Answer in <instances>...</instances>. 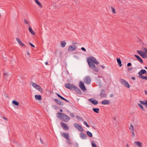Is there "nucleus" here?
<instances>
[{"mask_svg":"<svg viewBox=\"0 0 147 147\" xmlns=\"http://www.w3.org/2000/svg\"><path fill=\"white\" fill-rule=\"evenodd\" d=\"M144 92H145V94L146 95L147 94V91L146 90H145Z\"/></svg>","mask_w":147,"mask_h":147,"instance_id":"obj_51","label":"nucleus"},{"mask_svg":"<svg viewBox=\"0 0 147 147\" xmlns=\"http://www.w3.org/2000/svg\"><path fill=\"white\" fill-rule=\"evenodd\" d=\"M146 115H147V114H146Z\"/></svg>","mask_w":147,"mask_h":147,"instance_id":"obj_60","label":"nucleus"},{"mask_svg":"<svg viewBox=\"0 0 147 147\" xmlns=\"http://www.w3.org/2000/svg\"><path fill=\"white\" fill-rule=\"evenodd\" d=\"M32 85L34 87L36 88L40 92H42V89L41 87L36 84L34 82H32Z\"/></svg>","mask_w":147,"mask_h":147,"instance_id":"obj_5","label":"nucleus"},{"mask_svg":"<svg viewBox=\"0 0 147 147\" xmlns=\"http://www.w3.org/2000/svg\"><path fill=\"white\" fill-rule=\"evenodd\" d=\"M7 76H8V75H7V74H6L5 73L4 74V78L5 80H7Z\"/></svg>","mask_w":147,"mask_h":147,"instance_id":"obj_33","label":"nucleus"},{"mask_svg":"<svg viewBox=\"0 0 147 147\" xmlns=\"http://www.w3.org/2000/svg\"><path fill=\"white\" fill-rule=\"evenodd\" d=\"M56 94L58 97H59L61 99L63 97L62 96H61L60 94H58V93H56Z\"/></svg>","mask_w":147,"mask_h":147,"instance_id":"obj_36","label":"nucleus"},{"mask_svg":"<svg viewBox=\"0 0 147 147\" xmlns=\"http://www.w3.org/2000/svg\"><path fill=\"white\" fill-rule=\"evenodd\" d=\"M135 136V134L134 132V131H132V136L133 137H134Z\"/></svg>","mask_w":147,"mask_h":147,"instance_id":"obj_46","label":"nucleus"},{"mask_svg":"<svg viewBox=\"0 0 147 147\" xmlns=\"http://www.w3.org/2000/svg\"><path fill=\"white\" fill-rule=\"evenodd\" d=\"M70 115L71 117H74L75 116L73 113H70Z\"/></svg>","mask_w":147,"mask_h":147,"instance_id":"obj_38","label":"nucleus"},{"mask_svg":"<svg viewBox=\"0 0 147 147\" xmlns=\"http://www.w3.org/2000/svg\"><path fill=\"white\" fill-rule=\"evenodd\" d=\"M101 103L103 105H106L110 104V102L109 100H105L101 102Z\"/></svg>","mask_w":147,"mask_h":147,"instance_id":"obj_19","label":"nucleus"},{"mask_svg":"<svg viewBox=\"0 0 147 147\" xmlns=\"http://www.w3.org/2000/svg\"><path fill=\"white\" fill-rule=\"evenodd\" d=\"M24 22L25 24H28V21L26 19H24Z\"/></svg>","mask_w":147,"mask_h":147,"instance_id":"obj_39","label":"nucleus"},{"mask_svg":"<svg viewBox=\"0 0 147 147\" xmlns=\"http://www.w3.org/2000/svg\"><path fill=\"white\" fill-rule=\"evenodd\" d=\"M76 46H73L72 45L69 46L68 47V51H72L76 49Z\"/></svg>","mask_w":147,"mask_h":147,"instance_id":"obj_11","label":"nucleus"},{"mask_svg":"<svg viewBox=\"0 0 147 147\" xmlns=\"http://www.w3.org/2000/svg\"><path fill=\"white\" fill-rule=\"evenodd\" d=\"M120 82L122 84L124 85L127 88H129L130 87V85L125 80L121 79H120Z\"/></svg>","mask_w":147,"mask_h":147,"instance_id":"obj_4","label":"nucleus"},{"mask_svg":"<svg viewBox=\"0 0 147 147\" xmlns=\"http://www.w3.org/2000/svg\"><path fill=\"white\" fill-rule=\"evenodd\" d=\"M92 103L94 105H96L98 103V101L94 99L93 98H90L89 99Z\"/></svg>","mask_w":147,"mask_h":147,"instance_id":"obj_14","label":"nucleus"},{"mask_svg":"<svg viewBox=\"0 0 147 147\" xmlns=\"http://www.w3.org/2000/svg\"><path fill=\"white\" fill-rule=\"evenodd\" d=\"M134 56L138 61H139L142 63H143V62L142 59L139 56L136 55H135Z\"/></svg>","mask_w":147,"mask_h":147,"instance_id":"obj_17","label":"nucleus"},{"mask_svg":"<svg viewBox=\"0 0 147 147\" xmlns=\"http://www.w3.org/2000/svg\"><path fill=\"white\" fill-rule=\"evenodd\" d=\"M131 63H129L127 64V66L129 67L131 66Z\"/></svg>","mask_w":147,"mask_h":147,"instance_id":"obj_45","label":"nucleus"},{"mask_svg":"<svg viewBox=\"0 0 147 147\" xmlns=\"http://www.w3.org/2000/svg\"><path fill=\"white\" fill-rule=\"evenodd\" d=\"M132 70V68L131 67H128L127 69V71H130Z\"/></svg>","mask_w":147,"mask_h":147,"instance_id":"obj_35","label":"nucleus"},{"mask_svg":"<svg viewBox=\"0 0 147 147\" xmlns=\"http://www.w3.org/2000/svg\"><path fill=\"white\" fill-rule=\"evenodd\" d=\"M113 96V94H111L110 95V97H112Z\"/></svg>","mask_w":147,"mask_h":147,"instance_id":"obj_49","label":"nucleus"},{"mask_svg":"<svg viewBox=\"0 0 147 147\" xmlns=\"http://www.w3.org/2000/svg\"><path fill=\"white\" fill-rule=\"evenodd\" d=\"M40 140L41 142V143H43V142H42V140H41V139H40Z\"/></svg>","mask_w":147,"mask_h":147,"instance_id":"obj_55","label":"nucleus"},{"mask_svg":"<svg viewBox=\"0 0 147 147\" xmlns=\"http://www.w3.org/2000/svg\"><path fill=\"white\" fill-rule=\"evenodd\" d=\"M87 134L88 135V136L91 137H92V135L91 132H90L89 131H87Z\"/></svg>","mask_w":147,"mask_h":147,"instance_id":"obj_29","label":"nucleus"},{"mask_svg":"<svg viewBox=\"0 0 147 147\" xmlns=\"http://www.w3.org/2000/svg\"><path fill=\"white\" fill-rule=\"evenodd\" d=\"M36 3L40 7H42V6L41 5V4L40 2L38 0H34Z\"/></svg>","mask_w":147,"mask_h":147,"instance_id":"obj_24","label":"nucleus"},{"mask_svg":"<svg viewBox=\"0 0 147 147\" xmlns=\"http://www.w3.org/2000/svg\"><path fill=\"white\" fill-rule=\"evenodd\" d=\"M16 40L18 43L21 45L23 47H25L26 45H25L18 38H16Z\"/></svg>","mask_w":147,"mask_h":147,"instance_id":"obj_15","label":"nucleus"},{"mask_svg":"<svg viewBox=\"0 0 147 147\" xmlns=\"http://www.w3.org/2000/svg\"><path fill=\"white\" fill-rule=\"evenodd\" d=\"M62 135L63 136V137H64L66 139H67L68 140H70V139L68 137L69 136V134L68 133H62V134L61 133Z\"/></svg>","mask_w":147,"mask_h":147,"instance_id":"obj_20","label":"nucleus"},{"mask_svg":"<svg viewBox=\"0 0 147 147\" xmlns=\"http://www.w3.org/2000/svg\"><path fill=\"white\" fill-rule=\"evenodd\" d=\"M57 116L61 121L65 122H67L70 120L69 117L63 113L58 112L57 114Z\"/></svg>","mask_w":147,"mask_h":147,"instance_id":"obj_3","label":"nucleus"},{"mask_svg":"<svg viewBox=\"0 0 147 147\" xmlns=\"http://www.w3.org/2000/svg\"><path fill=\"white\" fill-rule=\"evenodd\" d=\"M81 49L83 51H84V52H86V49H85V48H84V47H82L81 48Z\"/></svg>","mask_w":147,"mask_h":147,"instance_id":"obj_42","label":"nucleus"},{"mask_svg":"<svg viewBox=\"0 0 147 147\" xmlns=\"http://www.w3.org/2000/svg\"><path fill=\"white\" fill-rule=\"evenodd\" d=\"M117 60L119 65L120 67H121L122 65V64L120 59V58H117Z\"/></svg>","mask_w":147,"mask_h":147,"instance_id":"obj_21","label":"nucleus"},{"mask_svg":"<svg viewBox=\"0 0 147 147\" xmlns=\"http://www.w3.org/2000/svg\"><path fill=\"white\" fill-rule=\"evenodd\" d=\"M92 110L94 112L96 113H98L99 112V109L98 108H93Z\"/></svg>","mask_w":147,"mask_h":147,"instance_id":"obj_26","label":"nucleus"},{"mask_svg":"<svg viewBox=\"0 0 147 147\" xmlns=\"http://www.w3.org/2000/svg\"><path fill=\"white\" fill-rule=\"evenodd\" d=\"M134 143L135 145L138 146H139V147H142V144L140 142L135 141Z\"/></svg>","mask_w":147,"mask_h":147,"instance_id":"obj_18","label":"nucleus"},{"mask_svg":"<svg viewBox=\"0 0 147 147\" xmlns=\"http://www.w3.org/2000/svg\"><path fill=\"white\" fill-rule=\"evenodd\" d=\"M138 105L141 108V109L143 110V111H145L144 109V107L143 106L140 104V103H138Z\"/></svg>","mask_w":147,"mask_h":147,"instance_id":"obj_28","label":"nucleus"},{"mask_svg":"<svg viewBox=\"0 0 147 147\" xmlns=\"http://www.w3.org/2000/svg\"><path fill=\"white\" fill-rule=\"evenodd\" d=\"M65 86L66 88L71 90H74L78 94H82L81 90L73 84H71L70 83H66L65 84Z\"/></svg>","mask_w":147,"mask_h":147,"instance_id":"obj_2","label":"nucleus"},{"mask_svg":"<svg viewBox=\"0 0 147 147\" xmlns=\"http://www.w3.org/2000/svg\"><path fill=\"white\" fill-rule=\"evenodd\" d=\"M87 60L90 67L93 69L94 71L98 72L99 70L95 66L94 63L98 65L99 64V62L96 59L93 57H88Z\"/></svg>","mask_w":147,"mask_h":147,"instance_id":"obj_1","label":"nucleus"},{"mask_svg":"<svg viewBox=\"0 0 147 147\" xmlns=\"http://www.w3.org/2000/svg\"><path fill=\"white\" fill-rule=\"evenodd\" d=\"M100 96L101 97L106 98L107 97V94H106L105 90H101V92L100 94Z\"/></svg>","mask_w":147,"mask_h":147,"instance_id":"obj_10","label":"nucleus"},{"mask_svg":"<svg viewBox=\"0 0 147 147\" xmlns=\"http://www.w3.org/2000/svg\"><path fill=\"white\" fill-rule=\"evenodd\" d=\"M76 118L78 120H80L81 119V118L78 115H76Z\"/></svg>","mask_w":147,"mask_h":147,"instance_id":"obj_41","label":"nucleus"},{"mask_svg":"<svg viewBox=\"0 0 147 147\" xmlns=\"http://www.w3.org/2000/svg\"><path fill=\"white\" fill-rule=\"evenodd\" d=\"M80 136L82 139H85L86 138V135L83 133H80Z\"/></svg>","mask_w":147,"mask_h":147,"instance_id":"obj_16","label":"nucleus"},{"mask_svg":"<svg viewBox=\"0 0 147 147\" xmlns=\"http://www.w3.org/2000/svg\"><path fill=\"white\" fill-rule=\"evenodd\" d=\"M140 78L143 80H147V76H142L141 77H140Z\"/></svg>","mask_w":147,"mask_h":147,"instance_id":"obj_32","label":"nucleus"},{"mask_svg":"<svg viewBox=\"0 0 147 147\" xmlns=\"http://www.w3.org/2000/svg\"><path fill=\"white\" fill-rule=\"evenodd\" d=\"M79 86L81 89L84 92H86V87L84 86V83L82 81H80L79 84Z\"/></svg>","mask_w":147,"mask_h":147,"instance_id":"obj_6","label":"nucleus"},{"mask_svg":"<svg viewBox=\"0 0 147 147\" xmlns=\"http://www.w3.org/2000/svg\"><path fill=\"white\" fill-rule=\"evenodd\" d=\"M54 100L57 104L63 106L64 105L63 102L62 101H60L59 100L55 99Z\"/></svg>","mask_w":147,"mask_h":147,"instance_id":"obj_13","label":"nucleus"},{"mask_svg":"<svg viewBox=\"0 0 147 147\" xmlns=\"http://www.w3.org/2000/svg\"><path fill=\"white\" fill-rule=\"evenodd\" d=\"M35 98L37 100H42V97L40 95H36L35 96Z\"/></svg>","mask_w":147,"mask_h":147,"instance_id":"obj_23","label":"nucleus"},{"mask_svg":"<svg viewBox=\"0 0 147 147\" xmlns=\"http://www.w3.org/2000/svg\"><path fill=\"white\" fill-rule=\"evenodd\" d=\"M66 44V42L64 41H62L61 42V47L63 48L64 47Z\"/></svg>","mask_w":147,"mask_h":147,"instance_id":"obj_25","label":"nucleus"},{"mask_svg":"<svg viewBox=\"0 0 147 147\" xmlns=\"http://www.w3.org/2000/svg\"><path fill=\"white\" fill-rule=\"evenodd\" d=\"M62 99L65 101H66V102H69V100H67L65 98H64L63 97V98H62Z\"/></svg>","mask_w":147,"mask_h":147,"instance_id":"obj_37","label":"nucleus"},{"mask_svg":"<svg viewBox=\"0 0 147 147\" xmlns=\"http://www.w3.org/2000/svg\"><path fill=\"white\" fill-rule=\"evenodd\" d=\"M27 54L28 55H30V53L28 52H27Z\"/></svg>","mask_w":147,"mask_h":147,"instance_id":"obj_57","label":"nucleus"},{"mask_svg":"<svg viewBox=\"0 0 147 147\" xmlns=\"http://www.w3.org/2000/svg\"><path fill=\"white\" fill-rule=\"evenodd\" d=\"M84 123L86 127H90V126L88 124L86 121L84 122Z\"/></svg>","mask_w":147,"mask_h":147,"instance_id":"obj_34","label":"nucleus"},{"mask_svg":"<svg viewBox=\"0 0 147 147\" xmlns=\"http://www.w3.org/2000/svg\"><path fill=\"white\" fill-rule=\"evenodd\" d=\"M131 79L133 80H135V78L134 77H132L131 78Z\"/></svg>","mask_w":147,"mask_h":147,"instance_id":"obj_53","label":"nucleus"},{"mask_svg":"<svg viewBox=\"0 0 147 147\" xmlns=\"http://www.w3.org/2000/svg\"><path fill=\"white\" fill-rule=\"evenodd\" d=\"M112 12L114 13H116L115 11V9L113 7H112Z\"/></svg>","mask_w":147,"mask_h":147,"instance_id":"obj_40","label":"nucleus"},{"mask_svg":"<svg viewBox=\"0 0 147 147\" xmlns=\"http://www.w3.org/2000/svg\"><path fill=\"white\" fill-rule=\"evenodd\" d=\"M68 141H67V143L68 144H71V142L70 141V140H68Z\"/></svg>","mask_w":147,"mask_h":147,"instance_id":"obj_47","label":"nucleus"},{"mask_svg":"<svg viewBox=\"0 0 147 147\" xmlns=\"http://www.w3.org/2000/svg\"><path fill=\"white\" fill-rule=\"evenodd\" d=\"M126 147H129L128 145V144H127Z\"/></svg>","mask_w":147,"mask_h":147,"instance_id":"obj_58","label":"nucleus"},{"mask_svg":"<svg viewBox=\"0 0 147 147\" xmlns=\"http://www.w3.org/2000/svg\"><path fill=\"white\" fill-rule=\"evenodd\" d=\"M61 125L63 129L65 130H67L69 129V127L67 125L64 123L61 122Z\"/></svg>","mask_w":147,"mask_h":147,"instance_id":"obj_8","label":"nucleus"},{"mask_svg":"<svg viewBox=\"0 0 147 147\" xmlns=\"http://www.w3.org/2000/svg\"><path fill=\"white\" fill-rule=\"evenodd\" d=\"M12 102L14 105L16 106H18L19 105V102L15 100H13Z\"/></svg>","mask_w":147,"mask_h":147,"instance_id":"obj_27","label":"nucleus"},{"mask_svg":"<svg viewBox=\"0 0 147 147\" xmlns=\"http://www.w3.org/2000/svg\"><path fill=\"white\" fill-rule=\"evenodd\" d=\"M77 42H73V44L74 45H76L77 44Z\"/></svg>","mask_w":147,"mask_h":147,"instance_id":"obj_54","label":"nucleus"},{"mask_svg":"<svg viewBox=\"0 0 147 147\" xmlns=\"http://www.w3.org/2000/svg\"><path fill=\"white\" fill-rule=\"evenodd\" d=\"M144 68L145 69H147V67H144Z\"/></svg>","mask_w":147,"mask_h":147,"instance_id":"obj_59","label":"nucleus"},{"mask_svg":"<svg viewBox=\"0 0 147 147\" xmlns=\"http://www.w3.org/2000/svg\"><path fill=\"white\" fill-rule=\"evenodd\" d=\"M45 64L47 65H49V63L47 61L45 63Z\"/></svg>","mask_w":147,"mask_h":147,"instance_id":"obj_50","label":"nucleus"},{"mask_svg":"<svg viewBox=\"0 0 147 147\" xmlns=\"http://www.w3.org/2000/svg\"><path fill=\"white\" fill-rule=\"evenodd\" d=\"M60 112H62L63 111V110H62V109H60Z\"/></svg>","mask_w":147,"mask_h":147,"instance_id":"obj_56","label":"nucleus"},{"mask_svg":"<svg viewBox=\"0 0 147 147\" xmlns=\"http://www.w3.org/2000/svg\"><path fill=\"white\" fill-rule=\"evenodd\" d=\"M2 118H3L6 121H7V119L6 117H2Z\"/></svg>","mask_w":147,"mask_h":147,"instance_id":"obj_48","label":"nucleus"},{"mask_svg":"<svg viewBox=\"0 0 147 147\" xmlns=\"http://www.w3.org/2000/svg\"><path fill=\"white\" fill-rule=\"evenodd\" d=\"M84 81L85 84H89L90 83L91 78L89 76H87L84 78Z\"/></svg>","mask_w":147,"mask_h":147,"instance_id":"obj_7","label":"nucleus"},{"mask_svg":"<svg viewBox=\"0 0 147 147\" xmlns=\"http://www.w3.org/2000/svg\"><path fill=\"white\" fill-rule=\"evenodd\" d=\"M28 30L32 34L34 35L35 34V32L33 31L31 27L29 26V27Z\"/></svg>","mask_w":147,"mask_h":147,"instance_id":"obj_22","label":"nucleus"},{"mask_svg":"<svg viewBox=\"0 0 147 147\" xmlns=\"http://www.w3.org/2000/svg\"><path fill=\"white\" fill-rule=\"evenodd\" d=\"M75 127L81 132L83 131V129L82 127L78 124L76 123L74 124Z\"/></svg>","mask_w":147,"mask_h":147,"instance_id":"obj_9","label":"nucleus"},{"mask_svg":"<svg viewBox=\"0 0 147 147\" xmlns=\"http://www.w3.org/2000/svg\"><path fill=\"white\" fill-rule=\"evenodd\" d=\"M139 102L141 103V104L144 105H145L147 103V100H146L145 101V102H144L143 101L141 100H140Z\"/></svg>","mask_w":147,"mask_h":147,"instance_id":"obj_31","label":"nucleus"},{"mask_svg":"<svg viewBox=\"0 0 147 147\" xmlns=\"http://www.w3.org/2000/svg\"><path fill=\"white\" fill-rule=\"evenodd\" d=\"M92 147H97L96 145L93 143H92Z\"/></svg>","mask_w":147,"mask_h":147,"instance_id":"obj_44","label":"nucleus"},{"mask_svg":"<svg viewBox=\"0 0 147 147\" xmlns=\"http://www.w3.org/2000/svg\"><path fill=\"white\" fill-rule=\"evenodd\" d=\"M129 129L131 130L132 131H134V126L131 124L130 125V127L129 128Z\"/></svg>","mask_w":147,"mask_h":147,"instance_id":"obj_30","label":"nucleus"},{"mask_svg":"<svg viewBox=\"0 0 147 147\" xmlns=\"http://www.w3.org/2000/svg\"><path fill=\"white\" fill-rule=\"evenodd\" d=\"M146 71L144 69H142L140 70L138 72V74L139 75V77L140 78L142 76V75L146 73Z\"/></svg>","mask_w":147,"mask_h":147,"instance_id":"obj_12","label":"nucleus"},{"mask_svg":"<svg viewBox=\"0 0 147 147\" xmlns=\"http://www.w3.org/2000/svg\"><path fill=\"white\" fill-rule=\"evenodd\" d=\"M29 44L31 47H32L34 48H35V46L34 45H33L30 42H29Z\"/></svg>","mask_w":147,"mask_h":147,"instance_id":"obj_43","label":"nucleus"},{"mask_svg":"<svg viewBox=\"0 0 147 147\" xmlns=\"http://www.w3.org/2000/svg\"><path fill=\"white\" fill-rule=\"evenodd\" d=\"M101 67L103 69H104L105 68V67H104L103 65H101Z\"/></svg>","mask_w":147,"mask_h":147,"instance_id":"obj_52","label":"nucleus"}]
</instances>
